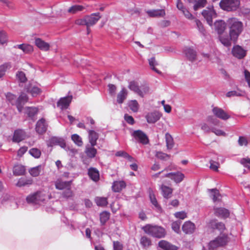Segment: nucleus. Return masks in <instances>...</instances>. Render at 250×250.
Segmentation results:
<instances>
[{"label":"nucleus","mask_w":250,"mask_h":250,"mask_svg":"<svg viewBox=\"0 0 250 250\" xmlns=\"http://www.w3.org/2000/svg\"><path fill=\"white\" fill-rule=\"evenodd\" d=\"M227 24L230 37L235 42L243 31V23L236 18H230L227 21Z\"/></svg>","instance_id":"obj_1"},{"label":"nucleus","mask_w":250,"mask_h":250,"mask_svg":"<svg viewBox=\"0 0 250 250\" xmlns=\"http://www.w3.org/2000/svg\"><path fill=\"white\" fill-rule=\"evenodd\" d=\"M143 229L145 233L153 237L162 238L166 235L165 229L161 226L147 224L143 228Z\"/></svg>","instance_id":"obj_2"},{"label":"nucleus","mask_w":250,"mask_h":250,"mask_svg":"<svg viewBox=\"0 0 250 250\" xmlns=\"http://www.w3.org/2000/svg\"><path fill=\"white\" fill-rule=\"evenodd\" d=\"M46 195L41 191L37 192L27 196L26 200L27 203L32 205H40L44 203Z\"/></svg>","instance_id":"obj_3"},{"label":"nucleus","mask_w":250,"mask_h":250,"mask_svg":"<svg viewBox=\"0 0 250 250\" xmlns=\"http://www.w3.org/2000/svg\"><path fill=\"white\" fill-rule=\"evenodd\" d=\"M229 241L227 234H221L215 239L210 241L208 244V250H215L218 247L225 246Z\"/></svg>","instance_id":"obj_4"},{"label":"nucleus","mask_w":250,"mask_h":250,"mask_svg":"<svg viewBox=\"0 0 250 250\" xmlns=\"http://www.w3.org/2000/svg\"><path fill=\"white\" fill-rule=\"evenodd\" d=\"M224 10L230 12L236 10L240 6V0H221L219 3Z\"/></svg>","instance_id":"obj_5"},{"label":"nucleus","mask_w":250,"mask_h":250,"mask_svg":"<svg viewBox=\"0 0 250 250\" xmlns=\"http://www.w3.org/2000/svg\"><path fill=\"white\" fill-rule=\"evenodd\" d=\"M128 88L141 97H144L145 95L149 91L148 86L146 85L139 86L138 83L134 81L129 83Z\"/></svg>","instance_id":"obj_6"},{"label":"nucleus","mask_w":250,"mask_h":250,"mask_svg":"<svg viewBox=\"0 0 250 250\" xmlns=\"http://www.w3.org/2000/svg\"><path fill=\"white\" fill-rule=\"evenodd\" d=\"M202 16L206 20L209 25H212V19L216 17L217 14L213 7L206 8L202 12Z\"/></svg>","instance_id":"obj_7"},{"label":"nucleus","mask_w":250,"mask_h":250,"mask_svg":"<svg viewBox=\"0 0 250 250\" xmlns=\"http://www.w3.org/2000/svg\"><path fill=\"white\" fill-rule=\"evenodd\" d=\"M132 135L137 141L141 144L146 145L148 143L149 141L146 135L140 130L134 131Z\"/></svg>","instance_id":"obj_8"},{"label":"nucleus","mask_w":250,"mask_h":250,"mask_svg":"<svg viewBox=\"0 0 250 250\" xmlns=\"http://www.w3.org/2000/svg\"><path fill=\"white\" fill-rule=\"evenodd\" d=\"M164 177H168L173 180L176 183H181L184 179L185 175L181 172H170L165 174Z\"/></svg>","instance_id":"obj_9"},{"label":"nucleus","mask_w":250,"mask_h":250,"mask_svg":"<svg viewBox=\"0 0 250 250\" xmlns=\"http://www.w3.org/2000/svg\"><path fill=\"white\" fill-rule=\"evenodd\" d=\"M162 114L157 111L148 113L146 119L149 124H154L157 122L161 117Z\"/></svg>","instance_id":"obj_10"},{"label":"nucleus","mask_w":250,"mask_h":250,"mask_svg":"<svg viewBox=\"0 0 250 250\" xmlns=\"http://www.w3.org/2000/svg\"><path fill=\"white\" fill-rule=\"evenodd\" d=\"M27 95L25 93H22L16 100L15 105L20 112L22 111L23 106L28 101Z\"/></svg>","instance_id":"obj_11"},{"label":"nucleus","mask_w":250,"mask_h":250,"mask_svg":"<svg viewBox=\"0 0 250 250\" xmlns=\"http://www.w3.org/2000/svg\"><path fill=\"white\" fill-rule=\"evenodd\" d=\"M47 124L44 119L42 118L39 120L36 125V131L40 134H43L46 132L47 128Z\"/></svg>","instance_id":"obj_12"},{"label":"nucleus","mask_w":250,"mask_h":250,"mask_svg":"<svg viewBox=\"0 0 250 250\" xmlns=\"http://www.w3.org/2000/svg\"><path fill=\"white\" fill-rule=\"evenodd\" d=\"M72 99V96H68L61 98L57 103V106L61 109L68 108Z\"/></svg>","instance_id":"obj_13"},{"label":"nucleus","mask_w":250,"mask_h":250,"mask_svg":"<svg viewBox=\"0 0 250 250\" xmlns=\"http://www.w3.org/2000/svg\"><path fill=\"white\" fill-rule=\"evenodd\" d=\"M26 137V133L22 129H17L14 131L12 141L15 143H19Z\"/></svg>","instance_id":"obj_14"},{"label":"nucleus","mask_w":250,"mask_h":250,"mask_svg":"<svg viewBox=\"0 0 250 250\" xmlns=\"http://www.w3.org/2000/svg\"><path fill=\"white\" fill-rule=\"evenodd\" d=\"M101 18L100 13H93L90 16H86L87 27L94 25Z\"/></svg>","instance_id":"obj_15"},{"label":"nucleus","mask_w":250,"mask_h":250,"mask_svg":"<svg viewBox=\"0 0 250 250\" xmlns=\"http://www.w3.org/2000/svg\"><path fill=\"white\" fill-rule=\"evenodd\" d=\"M158 247L163 250H178V247L171 244L169 242L162 240L158 244Z\"/></svg>","instance_id":"obj_16"},{"label":"nucleus","mask_w":250,"mask_h":250,"mask_svg":"<svg viewBox=\"0 0 250 250\" xmlns=\"http://www.w3.org/2000/svg\"><path fill=\"white\" fill-rule=\"evenodd\" d=\"M212 112L216 117L224 120L229 118V116L224 110L218 107H213Z\"/></svg>","instance_id":"obj_17"},{"label":"nucleus","mask_w":250,"mask_h":250,"mask_svg":"<svg viewBox=\"0 0 250 250\" xmlns=\"http://www.w3.org/2000/svg\"><path fill=\"white\" fill-rule=\"evenodd\" d=\"M88 133V140L90 145L92 146H95L97 144V141L99 137V134L95 131L86 129Z\"/></svg>","instance_id":"obj_18"},{"label":"nucleus","mask_w":250,"mask_h":250,"mask_svg":"<svg viewBox=\"0 0 250 250\" xmlns=\"http://www.w3.org/2000/svg\"><path fill=\"white\" fill-rule=\"evenodd\" d=\"M232 53L234 57L239 59L243 58L246 55V51L239 45L233 47Z\"/></svg>","instance_id":"obj_19"},{"label":"nucleus","mask_w":250,"mask_h":250,"mask_svg":"<svg viewBox=\"0 0 250 250\" xmlns=\"http://www.w3.org/2000/svg\"><path fill=\"white\" fill-rule=\"evenodd\" d=\"M195 229V224L190 221L186 222L182 226V230L186 234L192 233Z\"/></svg>","instance_id":"obj_20"},{"label":"nucleus","mask_w":250,"mask_h":250,"mask_svg":"<svg viewBox=\"0 0 250 250\" xmlns=\"http://www.w3.org/2000/svg\"><path fill=\"white\" fill-rule=\"evenodd\" d=\"M215 30L220 35L223 33L226 27V24L222 20H219L216 21L214 23Z\"/></svg>","instance_id":"obj_21"},{"label":"nucleus","mask_w":250,"mask_h":250,"mask_svg":"<svg viewBox=\"0 0 250 250\" xmlns=\"http://www.w3.org/2000/svg\"><path fill=\"white\" fill-rule=\"evenodd\" d=\"M188 1L193 4V8L194 11L204 7L207 3V0H188Z\"/></svg>","instance_id":"obj_22"},{"label":"nucleus","mask_w":250,"mask_h":250,"mask_svg":"<svg viewBox=\"0 0 250 250\" xmlns=\"http://www.w3.org/2000/svg\"><path fill=\"white\" fill-rule=\"evenodd\" d=\"M35 43L36 45L42 50L46 51L49 49L50 45L49 43L45 42L40 38L35 39Z\"/></svg>","instance_id":"obj_23"},{"label":"nucleus","mask_w":250,"mask_h":250,"mask_svg":"<svg viewBox=\"0 0 250 250\" xmlns=\"http://www.w3.org/2000/svg\"><path fill=\"white\" fill-rule=\"evenodd\" d=\"M71 184V181H63L62 180L58 179L55 182V187L58 189L62 190L70 187Z\"/></svg>","instance_id":"obj_24"},{"label":"nucleus","mask_w":250,"mask_h":250,"mask_svg":"<svg viewBox=\"0 0 250 250\" xmlns=\"http://www.w3.org/2000/svg\"><path fill=\"white\" fill-rule=\"evenodd\" d=\"M126 187V184L124 181H117L113 182L112 188L113 191L118 192Z\"/></svg>","instance_id":"obj_25"},{"label":"nucleus","mask_w":250,"mask_h":250,"mask_svg":"<svg viewBox=\"0 0 250 250\" xmlns=\"http://www.w3.org/2000/svg\"><path fill=\"white\" fill-rule=\"evenodd\" d=\"M215 214L217 216L223 218H226L229 215V211L228 209L224 208H218L215 209Z\"/></svg>","instance_id":"obj_26"},{"label":"nucleus","mask_w":250,"mask_h":250,"mask_svg":"<svg viewBox=\"0 0 250 250\" xmlns=\"http://www.w3.org/2000/svg\"><path fill=\"white\" fill-rule=\"evenodd\" d=\"M184 52L186 57L190 61L193 62L196 60V52L193 48L190 47L186 48Z\"/></svg>","instance_id":"obj_27"},{"label":"nucleus","mask_w":250,"mask_h":250,"mask_svg":"<svg viewBox=\"0 0 250 250\" xmlns=\"http://www.w3.org/2000/svg\"><path fill=\"white\" fill-rule=\"evenodd\" d=\"M88 174L90 179L95 182H97L99 180V172L98 169L96 168H89L88 170Z\"/></svg>","instance_id":"obj_28"},{"label":"nucleus","mask_w":250,"mask_h":250,"mask_svg":"<svg viewBox=\"0 0 250 250\" xmlns=\"http://www.w3.org/2000/svg\"><path fill=\"white\" fill-rule=\"evenodd\" d=\"M146 12L151 17H161L165 15V11L164 9L150 10Z\"/></svg>","instance_id":"obj_29"},{"label":"nucleus","mask_w":250,"mask_h":250,"mask_svg":"<svg viewBox=\"0 0 250 250\" xmlns=\"http://www.w3.org/2000/svg\"><path fill=\"white\" fill-rule=\"evenodd\" d=\"M219 40L226 47H229L231 45V41L233 39L231 37L228 36H224L222 34L220 35L219 36Z\"/></svg>","instance_id":"obj_30"},{"label":"nucleus","mask_w":250,"mask_h":250,"mask_svg":"<svg viewBox=\"0 0 250 250\" xmlns=\"http://www.w3.org/2000/svg\"><path fill=\"white\" fill-rule=\"evenodd\" d=\"M13 172L15 176L23 175L25 172V168L21 165H15L13 167Z\"/></svg>","instance_id":"obj_31"},{"label":"nucleus","mask_w":250,"mask_h":250,"mask_svg":"<svg viewBox=\"0 0 250 250\" xmlns=\"http://www.w3.org/2000/svg\"><path fill=\"white\" fill-rule=\"evenodd\" d=\"M210 226L213 229H217L219 231H223L225 229V224L222 222H218L216 220H211Z\"/></svg>","instance_id":"obj_32"},{"label":"nucleus","mask_w":250,"mask_h":250,"mask_svg":"<svg viewBox=\"0 0 250 250\" xmlns=\"http://www.w3.org/2000/svg\"><path fill=\"white\" fill-rule=\"evenodd\" d=\"M94 146H92L90 145H87L86 146L85 153L89 158H94L97 153V150L94 147Z\"/></svg>","instance_id":"obj_33"},{"label":"nucleus","mask_w":250,"mask_h":250,"mask_svg":"<svg viewBox=\"0 0 250 250\" xmlns=\"http://www.w3.org/2000/svg\"><path fill=\"white\" fill-rule=\"evenodd\" d=\"M127 91L125 88H122V90L118 94L117 97V102L118 104H122L124 100L126 98Z\"/></svg>","instance_id":"obj_34"},{"label":"nucleus","mask_w":250,"mask_h":250,"mask_svg":"<svg viewBox=\"0 0 250 250\" xmlns=\"http://www.w3.org/2000/svg\"><path fill=\"white\" fill-rule=\"evenodd\" d=\"M161 189L162 190L163 196L165 198L168 199L171 197L172 193V189L170 188L165 185H162Z\"/></svg>","instance_id":"obj_35"},{"label":"nucleus","mask_w":250,"mask_h":250,"mask_svg":"<svg viewBox=\"0 0 250 250\" xmlns=\"http://www.w3.org/2000/svg\"><path fill=\"white\" fill-rule=\"evenodd\" d=\"M165 139L167 147L168 149H171L174 146L173 139L171 135L168 133L165 134Z\"/></svg>","instance_id":"obj_36"},{"label":"nucleus","mask_w":250,"mask_h":250,"mask_svg":"<svg viewBox=\"0 0 250 250\" xmlns=\"http://www.w3.org/2000/svg\"><path fill=\"white\" fill-rule=\"evenodd\" d=\"M32 184L31 179H28L24 178H21L19 179L16 186L19 187H24L26 185H30Z\"/></svg>","instance_id":"obj_37"},{"label":"nucleus","mask_w":250,"mask_h":250,"mask_svg":"<svg viewBox=\"0 0 250 250\" xmlns=\"http://www.w3.org/2000/svg\"><path fill=\"white\" fill-rule=\"evenodd\" d=\"M25 113L29 117L32 118L38 113V109L34 107H26L25 108Z\"/></svg>","instance_id":"obj_38"},{"label":"nucleus","mask_w":250,"mask_h":250,"mask_svg":"<svg viewBox=\"0 0 250 250\" xmlns=\"http://www.w3.org/2000/svg\"><path fill=\"white\" fill-rule=\"evenodd\" d=\"M95 201L97 205L100 207L106 206L108 204L107 199L106 197H96L95 198Z\"/></svg>","instance_id":"obj_39"},{"label":"nucleus","mask_w":250,"mask_h":250,"mask_svg":"<svg viewBox=\"0 0 250 250\" xmlns=\"http://www.w3.org/2000/svg\"><path fill=\"white\" fill-rule=\"evenodd\" d=\"M84 7L80 5H74L70 7L68 10V12L72 14H76L84 10Z\"/></svg>","instance_id":"obj_40"},{"label":"nucleus","mask_w":250,"mask_h":250,"mask_svg":"<svg viewBox=\"0 0 250 250\" xmlns=\"http://www.w3.org/2000/svg\"><path fill=\"white\" fill-rule=\"evenodd\" d=\"M196 28L198 30L199 32L203 35H205L206 34V30L204 27L200 20L197 19H195L194 20Z\"/></svg>","instance_id":"obj_41"},{"label":"nucleus","mask_w":250,"mask_h":250,"mask_svg":"<svg viewBox=\"0 0 250 250\" xmlns=\"http://www.w3.org/2000/svg\"><path fill=\"white\" fill-rule=\"evenodd\" d=\"M100 217L102 225H104L109 219L110 213L107 211H103L100 214Z\"/></svg>","instance_id":"obj_42"},{"label":"nucleus","mask_w":250,"mask_h":250,"mask_svg":"<svg viewBox=\"0 0 250 250\" xmlns=\"http://www.w3.org/2000/svg\"><path fill=\"white\" fill-rule=\"evenodd\" d=\"M71 139L78 146H81L83 144L82 138L77 134H74L71 136Z\"/></svg>","instance_id":"obj_43"},{"label":"nucleus","mask_w":250,"mask_h":250,"mask_svg":"<svg viewBox=\"0 0 250 250\" xmlns=\"http://www.w3.org/2000/svg\"><path fill=\"white\" fill-rule=\"evenodd\" d=\"M149 195L152 204L157 208H160L153 191L150 189L149 190Z\"/></svg>","instance_id":"obj_44"},{"label":"nucleus","mask_w":250,"mask_h":250,"mask_svg":"<svg viewBox=\"0 0 250 250\" xmlns=\"http://www.w3.org/2000/svg\"><path fill=\"white\" fill-rule=\"evenodd\" d=\"M42 170V166L39 165L36 167H33L29 170L30 174L36 177L39 175Z\"/></svg>","instance_id":"obj_45"},{"label":"nucleus","mask_w":250,"mask_h":250,"mask_svg":"<svg viewBox=\"0 0 250 250\" xmlns=\"http://www.w3.org/2000/svg\"><path fill=\"white\" fill-rule=\"evenodd\" d=\"M244 95V92L242 91L237 90L230 91L227 93L226 96L228 97H230L233 96H243Z\"/></svg>","instance_id":"obj_46"},{"label":"nucleus","mask_w":250,"mask_h":250,"mask_svg":"<svg viewBox=\"0 0 250 250\" xmlns=\"http://www.w3.org/2000/svg\"><path fill=\"white\" fill-rule=\"evenodd\" d=\"M128 106L130 109L134 112L138 111L139 109V104L136 100H132L128 103Z\"/></svg>","instance_id":"obj_47"},{"label":"nucleus","mask_w":250,"mask_h":250,"mask_svg":"<svg viewBox=\"0 0 250 250\" xmlns=\"http://www.w3.org/2000/svg\"><path fill=\"white\" fill-rule=\"evenodd\" d=\"M140 243L144 248L148 247L151 244V240L146 236H143L140 240Z\"/></svg>","instance_id":"obj_48"},{"label":"nucleus","mask_w":250,"mask_h":250,"mask_svg":"<svg viewBox=\"0 0 250 250\" xmlns=\"http://www.w3.org/2000/svg\"><path fill=\"white\" fill-rule=\"evenodd\" d=\"M10 67L8 63H4L0 65V78L3 77L7 70Z\"/></svg>","instance_id":"obj_49"},{"label":"nucleus","mask_w":250,"mask_h":250,"mask_svg":"<svg viewBox=\"0 0 250 250\" xmlns=\"http://www.w3.org/2000/svg\"><path fill=\"white\" fill-rule=\"evenodd\" d=\"M16 77L21 83H25L27 81L25 74L22 71H18L16 73Z\"/></svg>","instance_id":"obj_50"},{"label":"nucleus","mask_w":250,"mask_h":250,"mask_svg":"<svg viewBox=\"0 0 250 250\" xmlns=\"http://www.w3.org/2000/svg\"><path fill=\"white\" fill-rule=\"evenodd\" d=\"M149 64L150 66L151 69L155 71L158 74H161V72L155 67V66L157 65V62L155 61L154 57H152L148 60Z\"/></svg>","instance_id":"obj_51"},{"label":"nucleus","mask_w":250,"mask_h":250,"mask_svg":"<svg viewBox=\"0 0 250 250\" xmlns=\"http://www.w3.org/2000/svg\"><path fill=\"white\" fill-rule=\"evenodd\" d=\"M30 154L35 158H39L41 156V152L37 148H32L29 150Z\"/></svg>","instance_id":"obj_52"},{"label":"nucleus","mask_w":250,"mask_h":250,"mask_svg":"<svg viewBox=\"0 0 250 250\" xmlns=\"http://www.w3.org/2000/svg\"><path fill=\"white\" fill-rule=\"evenodd\" d=\"M210 196L214 202L217 201L219 199L220 194L219 191L216 189H210Z\"/></svg>","instance_id":"obj_53"},{"label":"nucleus","mask_w":250,"mask_h":250,"mask_svg":"<svg viewBox=\"0 0 250 250\" xmlns=\"http://www.w3.org/2000/svg\"><path fill=\"white\" fill-rule=\"evenodd\" d=\"M61 139L62 138L57 137H51L49 140L48 146H53L54 145H58Z\"/></svg>","instance_id":"obj_54"},{"label":"nucleus","mask_w":250,"mask_h":250,"mask_svg":"<svg viewBox=\"0 0 250 250\" xmlns=\"http://www.w3.org/2000/svg\"><path fill=\"white\" fill-rule=\"evenodd\" d=\"M6 97L7 100L9 101V102L13 105L15 104L16 100V96L11 93H8L6 95Z\"/></svg>","instance_id":"obj_55"},{"label":"nucleus","mask_w":250,"mask_h":250,"mask_svg":"<svg viewBox=\"0 0 250 250\" xmlns=\"http://www.w3.org/2000/svg\"><path fill=\"white\" fill-rule=\"evenodd\" d=\"M181 222L180 221H175L171 224L172 229L176 233L180 231Z\"/></svg>","instance_id":"obj_56"},{"label":"nucleus","mask_w":250,"mask_h":250,"mask_svg":"<svg viewBox=\"0 0 250 250\" xmlns=\"http://www.w3.org/2000/svg\"><path fill=\"white\" fill-rule=\"evenodd\" d=\"M62 196L66 198L72 197L73 196V193L70 189V187L66 188L62 194Z\"/></svg>","instance_id":"obj_57"},{"label":"nucleus","mask_w":250,"mask_h":250,"mask_svg":"<svg viewBox=\"0 0 250 250\" xmlns=\"http://www.w3.org/2000/svg\"><path fill=\"white\" fill-rule=\"evenodd\" d=\"M156 157L161 160H165L168 158L169 157V156L168 154L165 153L164 152L158 151L156 152Z\"/></svg>","instance_id":"obj_58"},{"label":"nucleus","mask_w":250,"mask_h":250,"mask_svg":"<svg viewBox=\"0 0 250 250\" xmlns=\"http://www.w3.org/2000/svg\"><path fill=\"white\" fill-rule=\"evenodd\" d=\"M7 41L6 33L2 31L0 32V43L3 44L6 43Z\"/></svg>","instance_id":"obj_59"},{"label":"nucleus","mask_w":250,"mask_h":250,"mask_svg":"<svg viewBox=\"0 0 250 250\" xmlns=\"http://www.w3.org/2000/svg\"><path fill=\"white\" fill-rule=\"evenodd\" d=\"M22 50L25 53H30L33 52V48L32 46L30 44H24Z\"/></svg>","instance_id":"obj_60"},{"label":"nucleus","mask_w":250,"mask_h":250,"mask_svg":"<svg viewBox=\"0 0 250 250\" xmlns=\"http://www.w3.org/2000/svg\"><path fill=\"white\" fill-rule=\"evenodd\" d=\"M240 163L244 166V167H247L248 169H250V158H243L241 160Z\"/></svg>","instance_id":"obj_61"},{"label":"nucleus","mask_w":250,"mask_h":250,"mask_svg":"<svg viewBox=\"0 0 250 250\" xmlns=\"http://www.w3.org/2000/svg\"><path fill=\"white\" fill-rule=\"evenodd\" d=\"M211 131L217 136H226V133L224 131L221 129H217L215 127H212Z\"/></svg>","instance_id":"obj_62"},{"label":"nucleus","mask_w":250,"mask_h":250,"mask_svg":"<svg viewBox=\"0 0 250 250\" xmlns=\"http://www.w3.org/2000/svg\"><path fill=\"white\" fill-rule=\"evenodd\" d=\"M238 142V144L240 146H247L248 143L247 139H246V138L245 137H244V136H240L239 137Z\"/></svg>","instance_id":"obj_63"},{"label":"nucleus","mask_w":250,"mask_h":250,"mask_svg":"<svg viewBox=\"0 0 250 250\" xmlns=\"http://www.w3.org/2000/svg\"><path fill=\"white\" fill-rule=\"evenodd\" d=\"M185 17L189 20H195L194 16L186 8L182 11Z\"/></svg>","instance_id":"obj_64"}]
</instances>
